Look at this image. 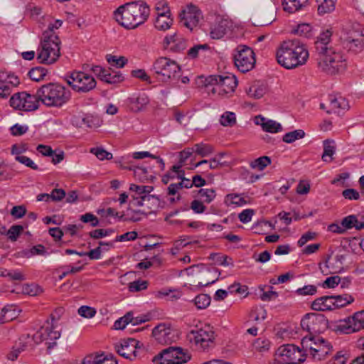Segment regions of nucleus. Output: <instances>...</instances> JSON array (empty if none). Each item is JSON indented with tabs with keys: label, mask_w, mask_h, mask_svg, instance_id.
Here are the masks:
<instances>
[{
	"label": "nucleus",
	"mask_w": 364,
	"mask_h": 364,
	"mask_svg": "<svg viewBox=\"0 0 364 364\" xmlns=\"http://www.w3.org/2000/svg\"><path fill=\"white\" fill-rule=\"evenodd\" d=\"M332 310L340 309L346 306V305L351 304L353 301V297H348L347 299L346 297H332Z\"/></svg>",
	"instance_id": "56"
},
{
	"label": "nucleus",
	"mask_w": 364,
	"mask_h": 364,
	"mask_svg": "<svg viewBox=\"0 0 364 364\" xmlns=\"http://www.w3.org/2000/svg\"><path fill=\"white\" fill-rule=\"evenodd\" d=\"M50 196L51 201L58 203L65 198L66 193L62 188H54L50 193Z\"/></svg>",
	"instance_id": "61"
},
{
	"label": "nucleus",
	"mask_w": 364,
	"mask_h": 364,
	"mask_svg": "<svg viewBox=\"0 0 364 364\" xmlns=\"http://www.w3.org/2000/svg\"><path fill=\"white\" fill-rule=\"evenodd\" d=\"M336 151V146L334 141L332 140L326 139L323 141V153L322 154V160L323 161H331L333 160V155Z\"/></svg>",
	"instance_id": "36"
},
{
	"label": "nucleus",
	"mask_w": 364,
	"mask_h": 364,
	"mask_svg": "<svg viewBox=\"0 0 364 364\" xmlns=\"http://www.w3.org/2000/svg\"><path fill=\"white\" fill-rule=\"evenodd\" d=\"M129 316H131V311L127 312L124 316L117 319L114 323L113 328L115 330L124 329L127 325L130 323V321H132V318H129Z\"/></svg>",
	"instance_id": "54"
},
{
	"label": "nucleus",
	"mask_w": 364,
	"mask_h": 364,
	"mask_svg": "<svg viewBox=\"0 0 364 364\" xmlns=\"http://www.w3.org/2000/svg\"><path fill=\"white\" fill-rule=\"evenodd\" d=\"M6 85H9L11 88L16 87L20 84V80L18 77L14 73H8L6 75H2L0 77Z\"/></svg>",
	"instance_id": "52"
},
{
	"label": "nucleus",
	"mask_w": 364,
	"mask_h": 364,
	"mask_svg": "<svg viewBox=\"0 0 364 364\" xmlns=\"http://www.w3.org/2000/svg\"><path fill=\"white\" fill-rule=\"evenodd\" d=\"M67 83L77 92H88L97 85L95 78L84 72L74 71L65 77Z\"/></svg>",
	"instance_id": "9"
},
{
	"label": "nucleus",
	"mask_w": 364,
	"mask_h": 364,
	"mask_svg": "<svg viewBox=\"0 0 364 364\" xmlns=\"http://www.w3.org/2000/svg\"><path fill=\"white\" fill-rule=\"evenodd\" d=\"M225 203L227 205H235L236 206H242L247 203L241 195L237 193L228 194L225 198Z\"/></svg>",
	"instance_id": "41"
},
{
	"label": "nucleus",
	"mask_w": 364,
	"mask_h": 364,
	"mask_svg": "<svg viewBox=\"0 0 364 364\" xmlns=\"http://www.w3.org/2000/svg\"><path fill=\"white\" fill-rule=\"evenodd\" d=\"M255 123L260 125L264 132L270 133H278L282 131V125L272 119H268L262 115L256 116Z\"/></svg>",
	"instance_id": "24"
},
{
	"label": "nucleus",
	"mask_w": 364,
	"mask_h": 364,
	"mask_svg": "<svg viewBox=\"0 0 364 364\" xmlns=\"http://www.w3.org/2000/svg\"><path fill=\"white\" fill-rule=\"evenodd\" d=\"M28 149V147L26 144H15L11 146V154L17 157L21 156V154L26 152Z\"/></svg>",
	"instance_id": "62"
},
{
	"label": "nucleus",
	"mask_w": 364,
	"mask_h": 364,
	"mask_svg": "<svg viewBox=\"0 0 364 364\" xmlns=\"http://www.w3.org/2000/svg\"><path fill=\"white\" fill-rule=\"evenodd\" d=\"M107 62L117 68H123L127 63V59L124 56L117 57L116 55H107Z\"/></svg>",
	"instance_id": "55"
},
{
	"label": "nucleus",
	"mask_w": 364,
	"mask_h": 364,
	"mask_svg": "<svg viewBox=\"0 0 364 364\" xmlns=\"http://www.w3.org/2000/svg\"><path fill=\"white\" fill-rule=\"evenodd\" d=\"M47 73L48 71L45 68L38 66L31 68L28 75L32 80L39 82L43 80Z\"/></svg>",
	"instance_id": "42"
},
{
	"label": "nucleus",
	"mask_w": 364,
	"mask_h": 364,
	"mask_svg": "<svg viewBox=\"0 0 364 364\" xmlns=\"http://www.w3.org/2000/svg\"><path fill=\"white\" fill-rule=\"evenodd\" d=\"M181 24L192 31L198 24L201 18L200 11L194 5H188L179 14Z\"/></svg>",
	"instance_id": "17"
},
{
	"label": "nucleus",
	"mask_w": 364,
	"mask_h": 364,
	"mask_svg": "<svg viewBox=\"0 0 364 364\" xmlns=\"http://www.w3.org/2000/svg\"><path fill=\"white\" fill-rule=\"evenodd\" d=\"M193 301L198 309H204L210 304L211 297H195Z\"/></svg>",
	"instance_id": "63"
},
{
	"label": "nucleus",
	"mask_w": 364,
	"mask_h": 364,
	"mask_svg": "<svg viewBox=\"0 0 364 364\" xmlns=\"http://www.w3.org/2000/svg\"><path fill=\"white\" fill-rule=\"evenodd\" d=\"M124 77L122 75L117 72H110L109 70H107V73L103 75L102 81L109 84H116L122 82Z\"/></svg>",
	"instance_id": "46"
},
{
	"label": "nucleus",
	"mask_w": 364,
	"mask_h": 364,
	"mask_svg": "<svg viewBox=\"0 0 364 364\" xmlns=\"http://www.w3.org/2000/svg\"><path fill=\"white\" fill-rule=\"evenodd\" d=\"M305 356L314 361L325 360L333 351L330 342L319 336H306L301 340Z\"/></svg>",
	"instance_id": "5"
},
{
	"label": "nucleus",
	"mask_w": 364,
	"mask_h": 364,
	"mask_svg": "<svg viewBox=\"0 0 364 364\" xmlns=\"http://www.w3.org/2000/svg\"><path fill=\"white\" fill-rule=\"evenodd\" d=\"M134 205L146 206L151 210L154 208L159 205V198L149 193L141 196V199H135L133 201Z\"/></svg>",
	"instance_id": "27"
},
{
	"label": "nucleus",
	"mask_w": 364,
	"mask_h": 364,
	"mask_svg": "<svg viewBox=\"0 0 364 364\" xmlns=\"http://www.w3.org/2000/svg\"><path fill=\"white\" fill-rule=\"evenodd\" d=\"M363 224V222L358 220L357 216L355 215H350L343 218L341 220V225L345 229V231L352 228H355L356 230H360L363 228H360V225Z\"/></svg>",
	"instance_id": "38"
},
{
	"label": "nucleus",
	"mask_w": 364,
	"mask_h": 364,
	"mask_svg": "<svg viewBox=\"0 0 364 364\" xmlns=\"http://www.w3.org/2000/svg\"><path fill=\"white\" fill-rule=\"evenodd\" d=\"M336 1V0H316L318 14H326L334 11Z\"/></svg>",
	"instance_id": "39"
},
{
	"label": "nucleus",
	"mask_w": 364,
	"mask_h": 364,
	"mask_svg": "<svg viewBox=\"0 0 364 364\" xmlns=\"http://www.w3.org/2000/svg\"><path fill=\"white\" fill-rule=\"evenodd\" d=\"M78 314L84 318H90L93 317L95 314L96 311L94 308H92L88 306H82L78 309Z\"/></svg>",
	"instance_id": "64"
},
{
	"label": "nucleus",
	"mask_w": 364,
	"mask_h": 364,
	"mask_svg": "<svg viewBox=\"0 0 364 364\" xmlns=\"http://www.w3.org/2000/svg\"><path fill=\"white\" fill-rule=\"evenodd\" d=\"M208 83H219L224 95L232 93L237 85V80L235 75H210L207 77Z\"/></svg>",
	"instance_id": "19"
},
{
	"label": "nucleus",
	"mask_w": 364,
	"mask_h": 364,
	"mask_svg": "<svg viewBox=\"0 0 364 364\" xmlns=\"http://www.w3.org/2000/svg\"><path fill=\"white\" fill-rule=\"evenodd\" d=\"M294 33L300 36L309 38L311 35V26L308 23H301L297 26Z\"/></svg>",
	"instance_id": "57"
},
{
	"label": "nucleus",
	"mask_w": 364,
	"mask_h": 364,
	"mask_svg": "<svg viewBox=\"0 0 364 364\" xmlns=\"http://www.w3.org/2000/svg\"><path fill=\"white\" fill-rule=\"evenodd\" d=\"M41 10L39 8H34L31 10V16L35 18L42 27H47V28L43 32V33H51L55 34V30L58 29L63 23V21L59 19H54L50 15H43L40 16Z\"/></svg>",
	"instance_id": "18"
},
{
	"label": "nucleus",
	"mask_w": 364,
	"mask_h": 364,
	"mask_svg": "<svg viewBox=\"0 0 364 364\" xmlns=\"http://www.w3.org/2000/svg\"><path fill=\"white\" fill-rule=\"evenodd\" d=\"M348 107V103L345 98L342 97H331L329 100L328 109L327 113L339 112L341 109H346Z\"/></svg>",
	"instance_id": "29"
},
{
	"label": "nucleus",
	"mask_w": 364,
	"mask_h": 364,
	"mask_svg": "<svg viewBox=\"0 0 364 364\" xmlns=\"http://www.w3.org/2000/svg\"><path fill=\"white\" fill-rule=\"evenodd\" d=\"M309 0H282V6L284 11L289 13H294L306 6Z\"/></svg>",
	"instance_id": "32"
},
{
	"label": "nucleus",
	"mask_w": 364,
	"mask_h": 364,
	"mask_svg": "<svg viewBox=\"0 0 364 364\" xmlns=\"http://www.w3.org/2000/svg\"><path fill=\"white\" fill-rule=\"evenodd\" d=\"M232 27V22L230 19L218 17L215 23L210 26V36L213 39H220Z\"/></svg>",
	"instance_id": "21"
},
{
	"label": "nucleus",
	"mask_w": 364,
	"mask_h": 364,
	"mask_svg": "<svg viewBox=\"0 0 364 364\" xmlns=\"http://www.w3.org/2000/svg\"><path fill=\"white\" fill-rule=\"evenodd\" d=\"M308 58L307 49L296 39L284 41L277 52L278 63L287 69L304 65Z\"/></svg>",
	"instance_id": "2"
},
{
	"label": "nucleus",
	"mask_w": 364,
	"mask_h": 364,
	"mask_svg": "<svg viewBox=\"0 0 364 364\" xmlns=\"http://www.w3.org/2000/svg\"><path fill=\"white\" fill-rule=\"evenodd\" d=\"M147 288V282L136 280L129 283V289L131 292H138Z\"/></svg>",
	"instance_id": "60"
},
{
	"label": "nucleus",
	"mask_w": 364,
	"mask_h": 364,
	"mask_svg": "<svg viewBox=\"0 0 364 364\" xmlns=\"http://www.w3.org/2000/svg\"><path fill=\"white\" fill-rule=\"evenodd\" d=\"M193 147L195 153L201 157L208 156L213 152V146L207 144H196Z\"/></svg>",
	"instance_id": "45"
},
{
	"label": "nucleus",
	"mask_w": 364,
	"mask_h": 364,
	"mask_svg": "<svg viewBox=\"0 0 364 364\" xmlns=\"http://www.w3.org/2000/svg\"><path fill=\"white\" fill-rule=\"evenodd\" d=\"M180 71V66L174 60L161 58V81L173 83L178 80Z\"/></svg>",
	"instance_id": "16"
},
{
	"label": "nucleus",
	"mask_w": 364,
	"mask_h": 364,
	"mask_svg": "<svg viewBox=\"0 0 364 364\" xmlns=\"http://www.w3.org/2000/svg\"><path fill=\"white\" fill-rule=\"evenodd\" d=\"M275 360L277 364H300L306 360L301 350L293 344L284 345L275 353Z\"/></svg>",
	"instance_id": "8"
},
{
	"label": "nucleus",
	"mask_w": 364,
	"mask_h": 364,
	"mask_svg": "<svg viewBox=\"0 0 364 364\" xmlns=\"http://www.w3.org/2000/svg\"><path fill=\"white\" fill-rule=\"evenodd\" d=\"M40 102L48 107H61L70 99L71 93L59 83L49 82L36 90Z\"/></svg>",
	"instance_id": "3"
},
{
	"label": "nucleus",
	"mask_w": 364,
	"mask_h": 364,
	"mask_svg": "<svg viewBox=\"0 0 364 364\" xmlns=\"http://www.w3.org/2000/svg\"><path fill=\"white\" fill-rule=\"evenodd\" d=\"M102 246H107V247H112V242H100L99 246L96 247L95 249L91 250L90 251L87 252V257L90 259H99L101 257V253L102 251Z\"/></svg>",
	"instance_id": "51"
},
{
	"label": "nucleus",
	"mask_w": 364,
	"mask_h": 364,
	"mask_svg": "<svg viewBox=\"0 0 364 364\" xmlns=\"http://www.w3.org/2000/svg\"><path fill=\"white\" fill-rule=\"evenodd\" d=\"M72 124L76 127L92 128L95 127L93 117L87 114L74 115L71 119Z\"/></svg>",
	"instance_id": "28"
},
{
	"label": "nucleus",
	"mask_w": 364,
	"mask_h": 364,
	"mask_svg": "<svg viewBox=\"0 0 364 364\" xmlns=\"http://www.w3.org/2000/svg\"><path fill=\"white\" fill-rule=\"evenodd\" d=\"M332 299L331 297H317L311 303V308L318 311H332Z\"/></svg>",
	"instance_id": "30"
},
{
	"label": "nucleus",
	"mask_w": 364,
	"mask_h": 364,
	"mask_svg": "<svg viewBox=\"0 0 364 364\" xmlns=\"http://www.w3.org/2000/svg\"><path fill=\"white\" fill-rule=\"evenodd\" d=\"M237 122L236 115L232 112H224L220 119V123L223 127H233Z\"/></svg>",
	"instance_id": "44"
},
{
	"label": "nucleus",
	"mask_w": 364,
	"mask_h": 364,
	"mask_svg": "<svg viewBox=\"0 0 364 364\" xmlns=\"http://www.w3.org/2000/svg\"><path fill=\"white\" fill-rule=\"evenodd\" d=\"M234 63L242 73H246L252 70L255 64V58L253 50L244 45L238 46L234 54Z\"/></svg>",
	"instance_id": "13"
},
{
	"label": "nucleus",
	"mask_w": 364,
	"mask_h": 364,
	"mask_svg": "<svg viewBox=\"0 0 364 364\" xmlns=\"http://www.w3.org/2000/svg\"><path fill=\"white\" fill-rule=\"evenodd\" d=\"M198 197L209 204L215 198L216 192L213 188H200L198 191Z\"/></svg>",
	"instance_id": "40"
},
{
	"label": "nucleus",
	"mask_w": 364,
	"mask_h": 364,
	"mask_svg": "<svg viewBox=\"0 0 364 364\" xmlns=\"http://www.w3.org/2000/svg\"><path fill=\"white\" fill-rule=\"evenodd\" d=\"M139 342L134 338H128L123 340L119 346H117V352L118 354L129 360H134L138 355L136 350Z\"/></svg>",
	"instance_id": "20"
},
{
	"label": "nucleus",
	"mask_w": 364,
	"mask_h": 364,
	"mask_svg": "<svg viewBox=\"0 0 364 364\" xmlns=\"http://www.w3.org/2000/svg\"><path fill=\"white\" fill-rule=\"evenodd\" d=\"M319 68L328 74H335L343 71L346 68V60L341 53L335 52L331 48V53L323 52L318 54Z\"/></svg>",
	"instance_id": "6"
},
{
	"label": "nucleus",
	"mask_w": 364,
	"mask_h": 364,
	"mask_svg": "<svg viewBox=\"0 0 364 364\" xmlns=\"http://www.w3.org/2000/svg\"><path fill=\"white\" fill-rule=\"evenodd\" d=\"M253 346L256 350L264 352L269 350L270 342L267 339L259 338L254 342Z\"/></svg>",
	"instance_id": "59"
},
{
	"label": "nucleus",
	"mask_w": 364,
	"mask_h": 364,
	"mask_svg": "<svg viewBox=\"0 0 364 364\" xmlns=\"http://www.w3.org/2000/svg\"><path fill=\"white\" fill-rule=\"evenodd\" d=\"M337 331L350 334L364 328V310L355 312L352 316L340 320L336 326Z\"/></svg>",
	"instance_id": "14"
},
{
	"label": "nucleus",
	"mask_w": 364,
	"mask_h": 364,
	"mask_svg": "<svg viewBox=\"0 0 364 364\" xmlns=\"http://www.w3.org/2000/svg\"><path fill=\"white\" fill-rule=\"evenodd\" d=\"M303 330L309 332V336H317L324 331L328 327V320L321 314H306L301 321Z\"/></svg>",
	"instance_id": "11"
},
{
	"label": "nucleus",
	"mask_w": 364,
	"mask_h": 364,
	"mask_svg": "<svg viewBox=\"0 0 364 364\" xmlns=\"http://www.w3.org/2000/svg\"><path fill=\"white\" fill-rule=\"evenodd\" d=\"M272 163V159L267 156H262L250 162V167L252 169L262 171Z\"/></svg>",
	"instance_id": "35"
},
{
	"label": "nucleus",
	"mask_w": 364,
	"mask_h": 364,
	"mask_svg": "<svg viewBox=\"0 0 364 364\" xmlns=\"http://www.w3.org/2000/svg\"><path fill=\"white\" fill-rule=\"evenodd\" d=\"M129 100L130 104L135 105L136 110H140L149 102L147 97L144 94L133 96Z\"/></svg>",
	"instance_id": "50"
},
{
	"label": "nucleus",
	"mask_w": 364,
	"mask_h": 364,
	"mask_svg": "<svg viewBox=\"0 0 364 364\" xmlns=\"http://www.w3.org/2000/svg\"><path fill=\"white\" fill-rule=\"evenodd\" d=\"M228 292L230 294H245L248 296L250 293L248 291V287L246 285H242L240 283L235 282L228 287Z\"/></svg>",
	"instance_id": "48"
},
{
	"label": "nucleus",
	"mask_w": 364,
	"mask_h": 364,
	"mask_svg": "<svg viewBox=\"0 0 364 364\" xmlns=\"http://www.w3.org/2000/svg\"><path fill=\"white\" fill-rule=\"evenodd\" d=\"M209 326L191 330L186 336L187 341L196 350H205L213 345L215 336Z\"/></svg>",
	"instance_id": "7"
},
{
	"label": "nucleus",
	"mask_w": 364,
	"mask_h": 364,
	"mask_svg": "<svg viewBox=\"0 0 364 364\" xmlns=\"http://www.w3.org/2000/svg\"><path fill=\"white\" fill-rule=\"evenodd\" d=\"M179 338L178 331L169 322H161V346L171 345Z\"/></svg>",
	"instance_id": "22"
},
{
	"label": "nucleus",
	"mask_w": 364,
	"mask_h": 364,
	"mask_svg": "<svg viewBox=\"0 0 364 364\" xmlns=\"http://www.w3.org/2000/svg\"><path fill=\"white\" fill-rule=\"evenodd\" d=\"M150 13L149 6L144 1L126 3L114 11L115 21L126 29H134L142 25Z\"/></svg>",
	"instance_id": "1"
},
{
	"label": "nucleus",
	"mask_w": 364,
	"mask_h": 364,
	"mask_svg": "<svg viewBox=\"0 0 364 364\" xmlns=\"http://www.w3.org/2000/svg\"><path fill=\"white\" fill-rule=\"evenodd\" d=\"M60 40L58 35L43 33L37 52V60L43 64L52 65L60 56Z\"/></svg>",
	"instance_id": "4"
},
{
	"label": "nucleus",
	"mask_w": 364,
	"mask_h": 364,
	"mask_svg": "<svg viewBox=\"0 0 364 364\" xmlns=\"http://www.w3.org/2000/svg\"><path fill=\"white\" fill-rule=\"evenodd\" d=\"M331 257L328 256L327 259L326 260V266L331 270L333 273L340 272L343 270V261L344 259V256L342 255H337L334 257V262L331 261Z\"/></svg>",
	"instance_id": "34"
},
{
	"label": "nucleus",
	"mask_w": 364,
	"mask_h": 364,
	"mask_svg": "<svg viewBox=\"0 0 364 364\" xmlns=\"http://www.w3.org/2000/svg\"><path fill=\"white\" fill-rule=\"evenodd\" d=\"M190 359L191 356L179 347L169 346L161 349V364H182Z\"/></svg>",
	"instance_id": "15"
},
{
	"label": "nucleus",
	"mask_w": 364,
	"mask_h": 364,
	"mask_svg": "<svg viewBox=\"0 0 364 364\" xmlns=\"http://www.w3.org/2000/svg\"><path fill=\"white\" fill-rule=\"evenodd\" d=\"M51 322L48 320L46 321V324L43 326L33 336V339L36 343H40L44 341H48L47 349L50 351L56 346L55 341L60 337V332L56 330L54 325L55 321L53 314L50 315Z\"/></svg>",
	"instance_id": "10"
},
{
	"label": "nucleus",
	"mask_w": 364,
	"mask_h": 364,
	"mask_svg": "<svg viewBox=\"0 0 364 364\" xmlns=\"http://www.w3.org/2000/svg\"><path fill=\"white\" fill-rule=\"evenodd\" d=\"M267 86L259 82L254 83L247 90V94L249 97L259 99L262 97L264 94L267 92Z\"/></svg>",
	"instance_id": "33"
},
{
	"label": "nucleus",
	"mask_w": 364,
	"mask_h": 364,
	"mask_svg": "<svg viewBox=\"0 0 364 364\" xmlns=\"http://www.w3.org/2000/svg\"><path fill=\"white\" fill-rule=\"evenodd\" d=\"M12 293L22 294L25 296H38L43 293V289L36 284H23L16 287Z\"/></svg>",
	"instance_id": "26"
},
{
	"label": "nucleus",
	"mask_w": 364,
	"mask_h": 364,
	"mask_svg": "<svg viewBox=\"0 0 364 364\" xmlns=\"http://www.w3.org/2000/svg\"><path fill=\"white\" fill-rule=\"evenodd\" d=\"M129 190L131 191L135 192L136 194L139 196V197L136 198V199H141V196L150 193L153 190V187L150 186H139L136 184H131ZM134 200L135 198L134 199Z\"/></svg>",
	"instance_id": "47"
},
{
	"label": "nucleus",
	"mask_w": 364,
	"mask_h": 364,
	"mask_svg": "<svg viewBox=\"0 0 364 364\" xmlns=\"http://www.w3.org/2000/svg\"><path fill=\"white\" fill-rule=\"evenodd\" d=\"M38 95H31L26 92L15 93L10 98V105L15 109L30 112L39 107Z\"/></svg>",
	"instance_id": "12"
},
{
	"label": "nucleus",
	"mask_w": 364,
	"mask_h": 364,
	"mask_svg": "<svg viewBox=\"0 0 364 364\" xmlns=\"http://www.w3.org/2000/svg\"><path fill=\"white\" fill-rule=\"evenodd\" d=\"M163 48L173 52H179L186 48V40L178 35L176 32L166 35L164 38Z\"/></svg>",
	"instance_id": "23"
},
{
	"label": "nucleus",
	"mask_w": 364,
	"mask_h": 364,
	"mask_svg": "<svg viewBox=\"0 0 364 364\" xmlns=\"http://www.w3.org/2000/svg\"><path fill=\"white\" fill-rule=\"evenodd\" d=\"M332 32L327 29L322 32L315 42V48L318 54L323 53V52L331 53V48L328 47L330 43Z\"/></svg>",
	"instance_id": "25"
},
{
	"label": "nucleus",
	"mask_w": 364,
	"mask_h": 364,
	"mask_svg": "<svg viewBox=\"0 0 364 364\" xmlns=\"http://www.w3.org/2000/svg\"><path fill=\"white\" fill-rule=\"evenodd\" d=\"M267 311L263 306H254L248 314V322L255 321L257 323H259L267 318Z\"/></svg>",
	"instance_id": "31"
},
{
	"label": "nucleus",
	"mask_w": 364,
	"mask_h": 364,
	"mask_svg": "<svg viewBox=\"0 0 364 364\" xmlns=\"http://www.w3.org/2000/svg\"><path fill=\"white\" fill-rule=\"evenodd\" d=\"M90 152L95 154L100 160L111 159L112 154L102 148H92Z\"/></svg>",
	"instance_id": "58"
},
{
	"label": "nucleus",
	"mask_w": 364,
	"mask_h": 364,
	"mask_svg": "<svg viewBox=\"0 0 364 364\" xmlns=\"http://www.w3.org/2000/svg\"><path fill=\"white\" fill-rule=\"evenodd\" d=\"M305 136V132L302 129H296L286 133L282 138L283 141L287 144H291L296 140L303 139Z\"/></svg>",
	"instance_id": "43"
},
{
	"label": "nucleus",
	"mask_w": 364,
	"mask_h": 364,
	"mask_svg": "<svg viewBox=\"0 0 364 364\" xmlns=\"http://www.w3.org/2000/svg\"><path fill=\"white\" fill-rule=\"evenodd\" d=\"M181 165H175L172 167L171 173L176 174V178L181 179L182 188H190L193 186V183L190 179L184 177V171L181 169Z\"/></svg>",
	"instance_id": "37"
},
{
	"label": "nucleus",
	"mask_w": 364,
	"mask_h": 364,
	"mask_svg": "<svg viewBox=\"0 0 364 364\" xmlns=\"http://www.w3.org/2000/svg\"><path fill=\"white\" fill-rule=\"evenodd\" d=\"M23 230V227L22 225H14L8 230L6 235L11 241L15 242L17 240Z\"/></svg>",
	"instance_id": "53"
},
{
	"label": "nucleus",
	"mask_w": 364,
	"mask_h": 364,
	"mask_svg": "<svg viewBox=\"0 0 364 364\" xmlns=\"http://www.w3.org/2000/svg\"><path fill=\"white\" fill-rule=\"evenodd\" d=\"M46 249L45 247L42 245H38L36 246H33L29 250H25L21 252V255L23 257H26L27 258L31 257L32 256L36 255H45L46 254Z\"/></svg>",
	"instance_id": "49"
}]
</instances>
